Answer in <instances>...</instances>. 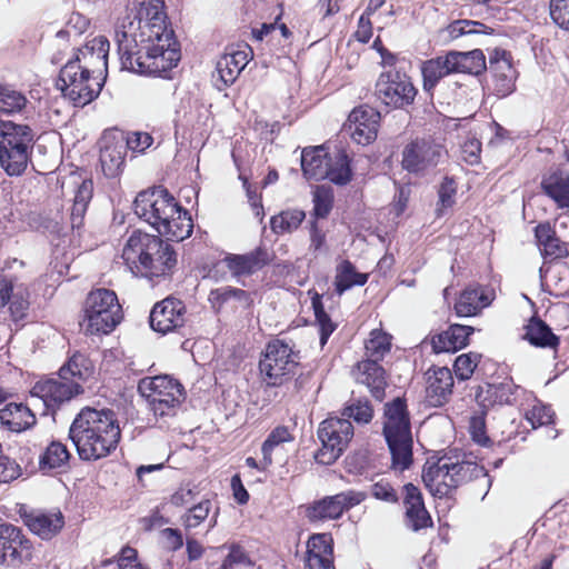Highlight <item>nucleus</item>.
Segmentation results:
<instances>
[{"instance_id": "obj_1", "label": "nucleus", "mask_w": 569, "mask_h": 569, "mask_svg": "<svg viewBox=\"0 0 569 569\" xmlns=\"http://www.w3.org/2000/svg\"><path fill=\"white\" fill-rule=\"evenodd\" d=\"M133 16L118 26L116 42L123 69L159 76L180 60L173 30L167 26L163 0H134Z\"/></svg>"}, {"instance_id": "obj_2", "label": "nucleus", "mask_w": 569, "mask_h": 569, "mask_svg": "<svg viewBox=\"0 0 569 569\" xmlns=\"http://www.w3.org/2000/svg\"><path fill=\"white\" fill-rule=\"evenodd\" d=\"M121 437L114 411L86 407L73 419L69 438L82 460H98L116 450Z\"/></svg>"}, {"instance_id": "obj_3", "label": "nucleus", "mask_w": 569, "mask_h": 569, "mask_svg": "<svg viewBox=\"0 0 569 569\" xmlns=\"http://www.w3.org/2000/svg\"><path fill=\"white\" fill-rule=\"evenodd\" d=\"M133 210L140 219L168 240L182 241L192 233L193 223L190 214L162 187L139 192L133 201Z\"/></svg>"}, {"instance_id": "obj_4", "label": "nucleus", "mask_w": 569, "mask_h": 569, "mask_svg": "<svg viewBox=\"0 0 569 569\" xmlns=\"http://www.w3.org/2000/svg\"><path fill=\"white\" fill-rule=\"evenodd\" d=\"M122 258L133 273L150 281L169 277L177 263L176 252L168 242L140 230L128 238Z\"/></svg>"}, {"instance_id": "obj_5", "label": "nucleus", "mask_w": 569, "mask_h": 569, "mask_svg": "<svg viewBox=\"0 0 569 569\" xmlns=\"http://www.w3.org/2000/svg\"><path fill=\"white\" fill-rule=\"evenodd\" d=\"M94 371L93 363L83 353H73L56 377L37 381L31 396L40 399L48 410L54 412L63 403L83 392V382Z\"/></svg>"}, {"instance_id": "obj_6", "label": "nucleus", "mask_w": 569, "mask_h": 569, "mask_svg": "<svg viewBox=\"0 0 569 569\" xmlns=\"http://www.w3.org/2000/svg\"><path fill=\"white\" fill-rule=\"evenodd\" d=\"M486 476V469L476 462L453 460L451 457L445 456L436 462L428 461L426 463L422 481L433 497L443 498L459 486Z\"/></svg>"}, {"instance_id": "obj_7", "label": "nucleus", "mask_w": 569, "mask_h": 569, "mask_svg": "<svg viewBox=\"0 0 569 569\" xmlns=\"http://www.w3.org/2000/svg\"><path fill=\"white\" fill-rule=\"evenodd\" d=\"M383 435L388 443L392 468L403 471L412 463V436L406 402L397 398L386 405Z\"/></svg>"}, {"instance_id": "obj_8", "label": "nucleus", "mask_w": 569, "mask_h": 569, "mask_svg": "<svg viewBox=\"0 0 569 569\" xmlns=\"http://www.w3.org/2000/svg\"><path fill=\"white\" fill-rule=\"evenodd\" d=\"M301 168L307 179H328L336 184H346L351 179L348 156L343 151L328 153L323 147L303 149Z\"/></svg>"}, {"instance_id": "obj_9", "label": "nucleus", "mask_w": 569, "mask_h": 569, "mask_svg": "<svg viewBox=\"0 0 569 569\" xmlns=\"http://www.w3.org/2000/svg\"><path fill=\"white\" fill-rule=\"evenodd\" d=\"M121 319V306L112 290L100 288L89 292L82 323L87 333L107 335L120 323Z\"/></svg>"}, {"instance_id": "obj_10", "label": "nucleus", "mask_w": 569, "mask_h": 569, "mask_svg": "<svg viewBox=\"0 0 569 569\" xmlns=\"http://www.w3.org/2000/svg\"><path fill=\"white\" fill-rule=\"evenodd\" d=\"M103 83L104 78L82 69L77 61H68L60 70L58 88L74 107H84L99 96Z\"/></svg>"}, {"instance_id": "obj_11", "label": "nucleus", "mask_w": 569, "mask_h": 569, "mask_svg": "<svg viewBox=\"0 0 569 569\" xmlns=\"http://www.w3.org/2000/svg\"><path fill=\"white\" fill-rule=\"evenodd\" d=\"M33 133L29 126L2 120V169L9 176H20L30 159Z\"/></svg>"}, {"instance_id": "obj_12", "label": "nucleus", "mask_w": 569, "mask_h": 569, "mask_svg": "<svg viewBox=\"0 0 569 569\" xmlns=\"http://www.w3.org/2000/svg\"><path fill=\"white\" fill-rule=\"evenodd\" d=\"M138 391L147 400L154 416L159 417L176 415L184 399L182 386L168 376L141 379Z\"/></svg>"}, {"instance_id": "obj_13", "label": "nucleus", "mask_w": 569, "mask_h": 569, "mask_svg": "<svg viewBox=\"0 0 569 569\" xmlns=\"http://www.w3.org/2000/svg\"><path fill=\"white\" fill-rule=\"evenodd\" d=\"M299 366V352L290 343L276 339L267 343L259 362L263 381L268 386H281L289 381Z\"/></svg>"}, {"instance_id": "obj_14", "label": "nucleus", "mask_w": 569, "mask_h": 569, "mask_svg": "<svg viewBox=\"0 0 569 569\" xmlns=\"http://www.w3.org/2000/svg\"><path fill=\"white\" fill-rule=\"evenodd\" d=\"M448 157L446 147L432 137L416 138L402 150V168L416 174H425L445 162Z\"/></svg>"}, {"instance_id": "obj_15", "label": "nucleus", "mask_w": 569, "mask_h": 569, "mask_svg": "<svg viewBox=\"0 0 569 569\" xmlns=\"http://www.w3.org/2000/svg\"><path fill=\"white\" fill-rule=\"evenodd\" d=\"M318 437L322 447L315 458L321 465L333 463L345 451L353 437V426L350 420L330 417L320 423Z\"/></svg>"}, {"instance_id": "obj_16", "label": "nucleus", "mask_w": 569, "mask_h": 569, "mask_svg": "<svg viewBox=\"0 0 569 569\" xmlns=\"http://www.w3.org/2000/svg\"><path fill=\"white\" fill-rule=\"evenodd\" d=\"M365 499L366 493L356 490L326 496L307 505L305 516L310 522L338 520L346 511L360 505Z\"/></svg>"}, {"instance_id": "obj_17", "label": "nucleus", "mask_w": 569, "mask_h": 569, "mask_svg": "<svg viewBox=\"0 0 569 569\" xmlns=\"http://www.w3.org/2000/svg\"><path fill=\"white\" fill-rule=\"evenodd\" d=\"M376 94L386 106L402 108L413 102L417 90L407 74L387 71L376 83Z\"/></svg>"}, {"instance_id": "obj_18", "label": "nucleus", "mask_w": 569, "mask_h": 569, "mask_svg": "<svg viewBox=\"0 0 569 569\" xmlns=\"http://www.w3.org/2000/svg\"><path fill=\"white\" fill-rule=\"evenodd\" d=\"M127 150L124 132L119 130L103 132L100 139V164L107 178H116L122 172Z\"/></svg>"}, {"instance_id": "obj_19", "label": "nucleus", "mask_w": 569, "mask_h": 569, "mask_svg": "<svg viewBox=\"0 0 569 569\" xmlns=\"http://www.w3.org/2000/svg\"><path fill=\"white\" fill-rule=\"evenodd\" d=\"M186 307L183 302L176 298H166L157 302L150 312L151 328L166 335L184 325Z\"/></svg>"}, {"instance_id": "obj_20", "label": "nucleus", "mask_w": 569, "mask_h": 569, "mask_svg": "<svg viewBox=\"0 0 569 569\" xmlns=\"http://www.w3.org/2000/svg\"><path fill=\"white\" fill-rule=\"evenodd\" d=\"M7 305L11 320L18 322L27 317L30 306L28 284L18 277L2 276V307Z\"/></svg>"}, {"instance_id": "obj_21", "label": "nucleus", "mask_w": 569, "mask_h": 569, "mask_svg": "<svg viewBox=\"0 0 569 569\" xmlns=\"http://www.w3.org/2000/svg\"><path fill=\"white\" fill-rule=\"evenodd\" d=\"M379 123L380 113L369 106H361L350 112L347 128L357 143L366 146L377 138Z\"/></svg>"}, {"instance_id": "obj_22", "label": "nucleus", "mask_w": 569, "mask_h": 569, "mask_svg": "<svg viewBox=\"0 0 569 569\" xmlns=\"http://www.w3.org/2000/svg\"><path fill=\"white\" fill-rule=\"evenodd\" d=\"M109 49V40L103 36H98L79 49L76 58L71 61L81 63L82 69H88L99 78L106 79Z\"/></svg>"}, {"instance_id": "obj_23", "label": "nucleus", "mask_w": 569, "mask_h": 569, "mask_svg": "<svg viewBox=\"0 0 569 569\" xmlns=\"http://www.w3.org/2000/svg\"><path fill=\"white\" fill-rule=\"evenodd\" d=\"M19 512L29 530L43 540L56 537L64 526V517L59 510L27 512L26 508L21 507Z\"/></svg>"}, {"instance_id": "obj_24", "label": "nucleus", "mask_w": 569, "mask_h": 569, "mask_svg": "<svg viewBox=\"0 0 569 569\" xmlns=\"http://www.w3.org/2000/svg\"><path fill=\"white\" fill-rule=\"evenodd\" d=\"M489 71L492 73L497 94L506 97L515 90L517 71L511 63L510 53L506 50H493L489 57Z\"/></svg>"}, {"instance_id": "obj_25", "label": "nucleus", "mask_w": 569, "mask_h": 569, "mask_svg": "<svg viewBox=\"0 0 569 569\" xmlns=\"http://www.w3.org/2000/svg\"><path fill=\"white\" fill-rule=\"evenodd\" d=\"M31 558V543L21 529L2 523V562L18 566Z\"/></svg>"}, {"instance_id": "obj_26", "label": "nucleus", "mask_w": 569, "mask_h": 569, "mask_svg": "<svg viewBox=\"0 0 569 569\" xmlns=\"http://www.w3.org/2000/svg\"><path fill=\"white\" fill-rule=\"evenodd\" d=\"M222 262L232 277L240 279L261 270L270 262V257L264 248L258 247L244 254L229 253L223 258Z\"/></svg>"}, {"instance_id": "obj_27", "label": "nucleus", "mask_w": 569, "mask_h": 569, "mask_svg": "<svg viewBox=\"0 0 569 569\" xmlns=\"http://www.w3.org/2000/svg\"><path fill=\"white\" fill-rule=\"evenodd\" d=\"M427 379V400L432 407L445 405L451 393L453 387V377L447 367H433L426 372Z\"/></svg>"}, {"instance_id": "obj_28", "label": "nucleus", "mask_w": 569, "mask_h": 569, "mask_svg": "<svg viewBox=\"0 0 569 569\" xmlns=\"http://www.w3.org/2000/svg\"><path fill=\"white\" fill-rule=\"evenodd\" d=\"M305 569H335L332 538L327 533H315L307 542Z\"/></svg>"}, {"instance_id": "obj_29", "label": "nucleus", "mask_w": 569, "mask_h": 569, "mask_svg": "<svg viewBox=\"0 0 569 569\" xmlns=\"http://www.w3.org/2000/svg\"><path fill=\"white\" fill-rule=\"evenodd\" d=\"M251 48L248 44L240 46L237 50H230L219 58L216 71L223 86H229L236 81L240 72L248 64Z\"/></svg>"}, {"instance_id": "obj_30", "label": "nucleus", "mask_w": 569, "mask_h": 569, "mask_svg": "<svg viewBox=\"0 0 569 569\" xmlns=\"http://www.w3.org/2000/svg\"><path fill=\"white\" fill-rule=\"evenodd\" d=\"M356 380L367 386L371 395L379 401L385 398L387 387L385 369L375 360H363L357 365L353 371Z\"/></svg>"}, {"instance_id": "obj_31", "label": "nucleus", "mask_w": 569, "mask_h": 569, "mask_svg": "<svg viewBox=\"0 0 569 569\" xmlns=\"http://www.w3.org/2000/svg\"><path fill=\"white\" fill-rule=\"evenodd\" d=\"M405 490V507L409 527L413 531L431 526V518L427 511L420 490L412 483H407Z\"/></svg>"}, {"instance_id": "obj_32", "label": "nucleus", "mask_w": 569, "mask_h": 569, "mask_svg": "<svg viewBox=\"0 0 569 569\" xmlns=\"http://www.w3.org/2000/svg\"><path fill=\"white\" fill-rule=\"evenodd\" d=\"M472 332V327L452 325L446 331L432 337V349L436 353L456 352L468 345L469 336Z\"/></svg>"}, {"instance_id": "obj_33", "label": "nucleus", "mask_w": 569, "mask_h": 569, "mask_svg": "<svg viewBox=\"0 0 569 569\" xmlns=\"http://www.w3.org/2000/svg\"><path fill=\"white\" fill-rule=\"evenodd\" d=\"M420 69L423 79V89L431 91L442 78L455 73L450 51L443 56H438L423 61Z\"/></svg>"}, {"instance_id": "obj_34", "label": "nucleus", "mask_w": 569, "mask_h": 569, "mask_svg": "<svg viewBox=\"0 0 569 569\" xmlns=\"http://www.w3.org/2000/svg\"><path fill=\"white\" fill-rule=\"evenodd\" d=\"M535 238L543 258L558 259L567 256L566 243L557 237L550 223H539L535 228Z\"/></svg>"}, {"instance_id": "obj_35", "label": "nucleus", "mask_w": 569, "mask_h": 569, "mask_svg": "<svg viewBox=\"0 0 569 569\" xmlns=\"http://www.w3.org/2000/svg\"><path fill=\"white\" fill-rule=\"evenodd\" d=\"M491 302L482 287H468L459 296L455 310L459 317H471Z\"/></svg>"}, {"instance_id": "obj_36", "label": "nucleus", "mask_w": 569, "mask_h": 569, "mask_svg": "<svg viewBox=\"0 0 569 569\" xmlns=\"http://www.w3.org/2000/svg\"><path fill=\"white\" fill-rule=\"evenodd\" d=\"M34 422V415L22 403L9 402L2 408V426L10 431L21 432Z\"/></svg>"}, {"instance_id": "obj_37", "label": "nucleus", "mask_w": 569, "mask_h": 569, "mask_svg": "<svg viewBox=\"0 0 569 569\" xmlns=\"http://www.w3.org/2000/svg\"><path fill=\"white\" fill-rule=\"evenodd\" d=\"M541 188L556 202L558 208L569 210V174L551 173L543 178Z\"/></svg>"}, {"instance_id": "obj_38", "label": "nucleus", "mask_w": 569, "mask_h": 569, "mask_svg": "<svg viewBox=\"0 0 569 569\" xmlns=\"http://www.w3.org/2000/svg\"><path fill=\"white\" fill-rule=\"evenodd\" d=\"M455 73L479 74L487 69L486 57L480 49L468 52L450 51Z\"/></svg>"}, {"instance_id": "obj_39", "label": "nucleus", "mask_w": 569, "mask_h": 569, "mask_svg": "<svg viewBox=\"0 0 569 569\" xmlns=\"http://www.w3.org/2000/svg\"><path fill=\"white\" fill-rule=\"evenodd\" d=\"M93 183L91 180L84 179L78 186L71 208V227L79 230L83 226L84 214L88 204L92 198Z\"/></svg>"}, {"instance_id": "obj_40", "label": "nucleus", "mask_w": 569, "mask_h": 569, "mask_svg": "<svg viewBox=\"0 0 569 569\" xmlns=\"http://www.w3.org/2000/svg\"><path fill=\"white\" fill-rule=\"evenodd\" d=\"M526 338L536 347L556 348L559 345V338L551 331L549 326L536 318L531 319L527 326Z\"/></svg>"}, {"instance_id": "obj_41", "label": "nucleus", "mask_w": 569, "mask_h": 569, "mask_svg": "<svg viewBox=\"0 0 569 569\" xmlns=\"http://www.w3.org/2000/svg\"><path fill=\"white\" fill-rule=\"evenodd\" d=\"M367 280V273L358 272L350 261L343 260L337 267V274L335 278L336 291L338 295H342L346 290L352 288L353 286H363Z\"/></svg>"}, {"instance_id": "obj_42", "label": "nucleus", "mask_w": 569, "mask_h": 569, "mask_svg": "<svg viewBox=\"0 0 569 569\" xmlns=\"http://www.w3.org/2000/svg\"><path fill=\"white\" fill-rule=\"evenodd\" d=\"M29 100L26 94L10 86H2V116H24Z\"/></svg>"}, {"instance_id": "obj_43", "label": "nucleus", "mask_w": 569, "mask_h": 569, "mask_svg": "<svg viewBox=\"0 0 569 569\" xmlns=\"http://www.w3.org/2000/svg\"><path fill=\"white\" fill-rule=\"evenodd\" d=\"M492 31L490 28L486 27L483 23L473 21V20H456L448 24L445 29L441 30V33L447 40H455L461 36L475 34V33H489Z\"/></svg>"}, {"instance_id": "obj_44", "label": "nucleus", "mask_w": 569, "mask_h": 569, "mask_svg": "<svg viewBox=\"0 0 569 569\" xmlns=\"http://www.w3.org/2000/svg\"><path fill=\"white\" fill-rule=\"evenodd\" d=\"M305 218L306 214L302 210H286L271 218L270 227L271 230L278 234L292 232L299 228Z\"/></svg>"}, {"instance_id": "obj_45", "label": "nucleus", "mask_w": 569, "mask_h": 569, "mask_svg": "<svg viewBox=\"0 0 569 569\" xmlns=\"http://www.w3.org/2000/svg\"><path fill=\"white\" fill-rule=\"evenodd\" d=\"M366 355L369 360L380 361L391 349V336L375 329L366 341Z\"/></svg>"}, {"instance_id": "obj_46", "label": "nucleus", "mask_w": 569, "mask_h": 569, "mask_svg": "<svg viewBox=\"0 0 569 569\" xmlns=\"http://www.w3.org/2000/svg\"><path fill=\"white\" fill-rule=\"evenodd\" d=\"M70 453L67 447L59 442L52 441L40 457L41 469H57L67 465Z\"/></svg>"}, {"instance_id": "obj_47", "label": "nucleus", "mask_w": 569, "mask_h": 569, "mask_svg": "<svg viewBox=\"0 0 569 569\" xmlns=\"http://www.w3.org/2000/svg\"><path fill=\"white\" fill-rule=\"evenodd\" d=\"M312 308L316 321L320 329V343L325 346L330 335L336 330V325L331 321L329 315L325 311L320 297L317 295L312 299Z\"/></svg>"}, {"instance_id": "obj_48", "label": "nucleus", "mask_w": 569, "mask_h": 569, "mask_svg": "<svg viewBox=\"0 0 569 569\" xmlns=\"http://www.w3.org/2000/svg\"><path fill=\"white\" fill-rule=\"evenodd\" d=\"M292 440V437L289 432V429L287 427L280 426L274 428L268 438L264 440L261 447V451L263 455V460L266 461V465H270L272 462L271 459V452L274 447L282 442H287Z\"/></svg>"}, {"instance_id": "obj_49", "label": "nucleus", "mask_w": 569, "mask_h": 569, "mask_svg": "<svg viewBox=\"0 0 569 569\" xmlns=\"http://www.w3.org/2000/svg\"><path fill=\"white\" fill-rule=\"evenodd\" d=\"M456 193L457 187L453 179L446 177L438 190L439 200L436 209L438 217L443 216L445 211L455 204Z\"/></svg>"}, {"instance_id": "obj_50", "label": "nucleus", "mask_w": 569, "mask_h": 569, "mask_svg": "<svg viewBox=\"0 0 569 569\" xmlns=\"http://www.w3.org/2000/svg\"><path fill=\"white\" fill-rule=\"evenodd\" d=\"M342 416L348 420L352 418L358 423H368L372 419L373 410L368 400H357L343 409Z\"/></svg>"}, {"instance_id": "obj_51", "label": "nucleus", "mask_w": 569, "mask_h": 569, "mask_svg": "<svg viewBox=\"0 0 569 569\" xmlns=\"http://www.w3.org/2000/svg\"><path fill=\"white\" fill-rule=\"evenodd\" d=\"M479 360L480 355L478 353L470 352L460 355L455 361V372L457 377L461 380L469 379L477 368Z\"/></svg>"}, {"instance_id": "obj_52", "label": "nucleus", "mask_w": 569, "mask_h": 569, "mask_svg": "<svg viewBox=\"0 0 569 569\" xmlns=\"http://www.w3.org/2000/svg\"><path fill=\"white\" fill-rule=\"evenodd\" d=\"M211 509L210 500H203L191 507L182 517L183 525L187 529L198 527L209 515Z\"/></svg>"}, {"instance_id": "obj_53", "label": "nucleus", "mask_w": 569, "mask_h": 569, "mask_svg": "<svg viewBox=\"0 0 569 569\" xmlns=\"http://www.w3.org/2000/svg\"><path fill=\"white\" fill-rule=\"evenodd\" d=\"M549 13L559 28L569 30V0H550Z\"/></svg>"}, {"instance_id": "obj_54", "label": "nucleus", "mask_w": 569, "mask_h": 569, "mask_svg": "<svg viewBox=\"0 0 569 569\" xmlns=\"http://www.w3.org/2000/svg\"><path fill=\"white\" fill-rule=\"evenodd\" d=\"M315 214L319 218H326L332 208V193L331 191L321 186L317 187L313 193Z\"/></svg>"}, {"instance_id": "obj_55", "label": "nucleus", "mask_w": 569, "mask_h": 569, "mask_svg": "<svg viewBox=\"0 0 569 569\" xmlns=\"http://www.w3.org/2000/svg\"><path fill=\"white\" fill-rule=\"evenodd\" d=\"M526 418L532 428H538L553 421V411L549 406L538 403L526 413Z\"/></svg>"}, {"instance_id": "obj_56", "label": "nucleus", "mask_w": 569, "mask_h": 569, "mask_svg": "<svg viewBox=\"0 0 569 569\" xmlns=\"http://www.w3.org/2000/svg\"><path fill=\"white\" fill-rule=\"evenodd\" d=\"M236 565H250V560L241 547L232 545L220 569H233Z\"/></svg>"}, {"instance_id": "obj_57", "label": "nucleus", "mask_w": 569, "mask_h": 569, "mask_svg": "<svg viewBox=\"0 0 569 569\" xmlns=\"http://www.w3.org/2000/svg\"><path fill=\"white\" fill-rule=\"evenodd\" d=\"M153 142V138L148 132H131L126 136V143L128 149L136 152H143Z\"/></svg>"}, {"instance_id": "obj_58", "label": "nucleus", "mask_w": 569, "mask_h": 569, "mask_svg": "<svg viewBox=\"0 0 569 569\" xmlns=\"http://www.w3.org/2000/svg\"><path fill=\"white\" fill-rule=\"evenodd\" d=\"M371 493L376 499L387 502H396L398 500L396 490L383 479L371 486Z\"/></svg>"}, {"instance_id": "obj_59", "label": "nucleus", "mask_w": 569, "mask_h": 569, "mask_svg": "<svg viewBox=\"0 0 569 569\" xmlns=\"http://www.w3.org/2000/svg\"><path fill=\"white\" fill-rule=\"evenodd\" d=\"M469 429L471 438L475 442L483 447L489 446L490 439L486 435V425L482 417H473L470 420Z\"/></svg>"}, {"instance_id": "obj_60", "label": "nucleus", "mask_w": 569, "mask_h": 569, "mask_svg": "<svg viewBox=\"0 0 569 569\" xmlns=\"http://www.w3.org/2000/svg\"><path fill=\"white\" fill-rule=\"evenodd\" d=\"M118 566L119 569H148L138 561V552L131 547L122 548Z\"/></svg>"}, {"instance_id": "obj_61", "label": "nucleus", "mask_w": 569, "mask_h": 569, "mask_svg": "<svg viewBox=\"0 0 569 569\" xmlns=\"http://www.w3.org/2000/svg\"><path fill=\"white\" fill-rule=\"evenodd\" d=\"M481 143L477 139H468L461 147L462 158L469 164H476L480 160Z\"/></svg>"}, {"instance_id": "obj_62", "label": "nucleus", "mask_w": 569, "mask_h": 569, "mask_svg": "<svg viewBox=\"0 0 569 569\" xmlns=\"http://www.w3.org/2000/svg\"><path fill=\"white\" fill-rule=\"evenodd\" d=\"M496 400L500 403H511L517 387L511 381L501 382L492 387Z\"/></svg>"}, {"instance_id": "obj_63", "label": "nucleus", "mask_w": 569, "mask_h": 569, "mask_svg": "<svg viewBox=\"0 0 569 569\" xmlns=\"http://www.w3.org/2000/svg\"><path fill=\"white\" fill-rule=\"evenodd\" d=\"M212 295L216 296L218 300L221 302L229 301L230 299H238L240 301H248L249 295L247 291L232 287H224L212 291Z\"/></svg>"}, {"instance_id": "obj_64", "label": "nucleus", "mask_w": 569, "mask_h": 569, "mask_svg": "<svg viewBox=\"0 0 569 569\" xmlns=\"http://www.w3.org/2000/svg\"><path fill=\"white\" fill-rule=\"evenodd\" d=\"M161 537L167 549L176 551L183 546L182 533L178 529L164 528L161 530Z\"/></svg>"}]
</instances>
